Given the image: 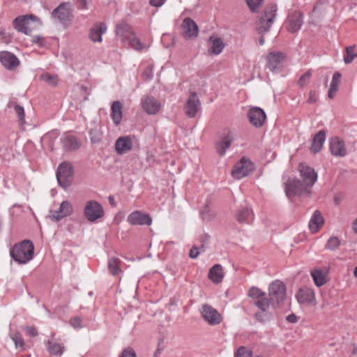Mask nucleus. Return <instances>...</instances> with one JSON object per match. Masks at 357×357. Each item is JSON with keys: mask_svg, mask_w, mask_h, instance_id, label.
Here are the masks:
<instances>
[{"mask_svg": "<svg viewBox=\"0 0 357 357\" xmlns=\"http://www.w3.org/2000/svg\"><path fill=\"white\" fill-rule=\"evenodd\" d=\"M299 172L301 181L289 179L285 183V192L289 198L296 195L305 196L311 193L312 187V167L302 162L299 165Z\"/></svg>", "mask_w": 357, "mask_h": 357, "instance_id": "1", "label": "nucleus"}, {"mask_svg": "<svg viewBox=\"0 0 357 357\" xmlns=\"http://www.w3.org/2000/svg\"><path fill=\"white\" fill-rule=\"evenodd\" d=\"M11 257L20 264H25L33 258L34 245L29 240H24L13 246L10 252Z\"/></svg>", "mask_w": 357, "mask_h": 357, "instance_id": "2", "label": "nucleus"}, {"mask_svg": "<svg viewBox=\"0 0 357 357\" xmlns=\"http://www.w3.org/2000/svg\"><path fill=\"white\" fill-rule=\"evenodd\" d=\"M116 35L121 37L122 42H128L130 47L137 51L147 50L149 47L146 44L142 43L140 40L135 36L132 28L127 24H119L116 28Z\"/></svg>", "mask_w": 357, "mask_h": 357, "instance_id": "3", "label": "nucleus"}, {"mask_svg": "<svg viewBox=\"0 0 357 357\" xmlns=\"http://www.w3.org/2000/svg\"><path fill=\"white\" fill-rule=\"evenodd\" d=\"M13 24L15 28L19 31L29 35L33 30L41 25V22L37 17L29 15L17 17Z\"/></svg>", "mask_w": 357, "mask_h": 357, "instance_id": "4", "label": "nucleus"}, {"mask_svg": "<svg viewBox=\"0 0 357 357\" xmlns=\"http://www.w3.org/2000/svg\"><path fill=\"white\" fill-rule=\"evenodd\" d=\"M268 294L273 305H279L286 297V287L280 280L273 281L269 286Z\"/></svg>", "mask_w": 357, "mask_h": 357, "instance_id": "5", "label": "nucleus"}, {"mask_svg": "<svg viewBox=\"0 0 357 357\" xmlns=\"http://www.w3.org/2000/svg\"><path fill=\"white\" fill-rule=\"evenodd\" d=\"M105 215L102 205L94 200L86 202L84 208V215L89 222H95Z\"/></svg>", "mask_w": 357, "mask_h": 357, "instance_id": "6", "label": "nucleus"}, {"mask_svg": "<svg viewBox=\"0 0 357 357\" xmlns=\"http://www.w3.org/2000/svg\"><path fill=\"white\" fill-rule=\"evenodd\" d=\"M277 7L275 5L268 6L260 18L257 24V30L259 33H264L269 30L276 15Z\"/></svg>", "mask_w": 357, "mask_h": 357, "instance_id": "7", "label": "nucleus"}, {"mask_svg": "<svg viewBox=\"0 0 357 357\" xmlns=\"http://www.w3.org/2000/svg\"><path fill=\"white\" fill-rule=\"evenodd\" d=\"M254 169V164L249 159L243 158L234 166L231 175L236 179H241L248 176Z\"/></svg>", "mask_w": 357, "mask_h": 357, "instance_id": "8", "label": "nucleus"}, {"mask_svg": "<svg viewBox=\"0 0 357 357\" xmlns=\"http://www.w3.org/2000/svg\"><path fill=\"white\" fill-rule=\"evenodd\" d=\"M56 177L58 182L62 187L66 188L69 186L73 177V167L71 164L68 162L61 164L57 169Z\"/></svg>", "mask_w": 357, "mask_h": 357, "instance_id": "9", "label": "nucleus"}, {"mask_svg": "<svg viewBox=\"0 0 357 357\" xmlns=\"http://www.w3.org/2000/svg\"><path fill=\"white\" fill-rule=\"evenodd\" d=\"M303 24V15L300 11L294 10L290 12L284 23V29L290 32L295 33L299 30Z\"/></svg>", "mask_w": 357, "mask_h": 357, "instance_id": "10", "label": "nucleus"}, {"mask_svg": "<svg viewBox=\"0 0 357 357\" xmlns=\"http://www.w3.org/2000/svg\"><path fill=\"white\" fill-rule=\"evenodd\" d=\"M236 133L232 130H225L222 134V138L220 142L216 144V151L220 155H224L226 151L230 147L232 142L235 140Z\"/></svg>", "mask_w": 357, "mask_h": 357, "instance_id": "11", "label": "nucleus"}, {"mask_svg": "<svg viewBox=\"0 0 357 357\" xmlns=\"http://www.w3.org/2000/svg\"><path fill=\"white\" fill-rule=\"evenodd\" d=\"M286 59L285 55L280 52H271L266 56L267 68L271 70H280Z\"/></svg>", "mask_w": 357, "mask_h": 357, "instance_id": "12", "label": "nucleus"}, {"mask_svg": "<svg viewBox=\"0 0 357 357\" xmlns=\"http://www.w3.org/2000/svg\"><path fill=\"white\" fill-rule=\"evenodd\" d=\"M181 33L185 38L193 39L197 36L199 28L194 20L190 17H186L181 23Z\"/></svg>", "mask_w": 357, "mask_h": 357, "instance_id": "13", "label": "nucleus"}, {"mask_svg": "<svg viewBox=\"0 0 357 357\" xmlns=\"http://www.w3.org/2000/svg\"><path fill=\"white\" fill-rule=\"evenodd\" d=\"M201 314L203 319L209 325H217L222 321V317L220 313L209 305H202L201 309Z\"/></svg>", "mask_w": 357, "mask_h": 357, "instance_id": "14", "label": "nucleus"}, {"mask_svg": "<svg viewBox=\"0 0 357 357\" xmlns=\"http://www.w3.org/2000/svg\"><path fill=\"white\" fill-rule=\"evenodd\" d=\"M73 213V207L68 201H63L61 203L58 210L51 211L50 217L54 221H59L62 218L70 216Z\"/></svg>", "mask_w": 357, "mask_h": 357, "instance_id": "15", "label": "nucleus"}, {"mask_svg": "<svg viewBox=\"0 0 357 357\" xmlns=\"http://www.w3.org/2000/svg\"><path fill=\"white\" fill-rule=\"evenodd\" d=\"M250 123L256 128H260L266 121V116L264 111L258 107H252L248 113Z\"/></svg>", "mask_w": 357, "mask_h": 357, "instance_id": "16", "label": "nucleus"}, {"mask_svg": "<svg viewBox=\"0 0 357 357\" xmlns=\"http://www.w3.org/2000/svg\"><path fill=\"white\" fill-rule=\"evenodd\" d=\"M200 102L195 92L190 93L184 107L185 114L192 118L195 117L199 109Z\"/></svg>", "mask_w": 357, "mask_h": 357, "instance_id": "17", "label": "nucleus"}, {"mask_svg": "<svg viewBox=\"0 0 357 357\" xmlns=\"http://www.w3.org/2000/svg\"><path fill=\"white\" fill-rule=\"evenodd\" d=\"M330 150L332 155L344 157L347 155L344 142L338 137H333L330 139Z\"/></svg>", "mask_w": 357, "mask_h": 357, "instance_id": "18", "label": "nucleus"}, {"mask_svg": "<svg viewBox=\"0 0 357 357\" xmlns=\"http://www.w3.org/2000/svg\"><path fill=\"white\" fill-rule=\"evenodd\" d=\"M0 62L9 70L15 69L20 65V61L16 56L6 51L0 52Z\"/></svg>", "mask_w": 357, "mask_h": 357, "instance_id": "19", "label": "nucleus"}, {"mask_svg": "<svg viewBox=\"0 0 357 357\" xmlns=\"http://www.w3.org/2000/svg\"><path fill=\"white\" fill-rule=\"evenodd\" d=\"M133 142L131 136L119 137L115 142V150L119 155L125 154L132 149Z\"/></svg>", "mask_w": 357, "mask_h": 357, "instance_id": "20", "label": "nucleus"}, {"mask_svg": "<svg viewBox=\"0 0 357 357\" xmlns=\"http://www.w3.org/2000/svg\"><path fill=\"white\" fill-rule=\"evenodd\" d=\"M52 15L63 24H66L67 22L70 20V17L72 16L70 4H61L53 11Z\"/></svg>", "mask_w": 357, "mask_h": 357, "instance_id": "21", "label": "nucleus"}, {"mask_svg": "<svg viewBox=\"0 0 357 357\" xmlns=\"http://www.w3.org/2000/svg\"><path fill=\"white\" fill-rule=\"evenodd\" d=\"M142 105L144 111L149 114H155L160 109V102L153 97L142 98Z\"/></svg>", "mask_w": 357, "mask_h": 357, "instance_id": "22", "label": "nucleus"}, {"mask_svg": "<svg viewBox=\"0 0 357 357\" xmlns=\"http://www.w3.org/2000/svg\"><path fill=\"white\" fill-rule=\"evenodd\" d=\"M328 273V267L314 269V283L317 287H320L329 281Z\"/></svg>", "mask_w": 357, "mask_h": 357, "instance_id": "23", "label": "nucleus"}, {"mask_svg": "<svg viewBox=\"0 0 357 357\" xmlns=\"http://www.w3.org/2000/svg\"><path fill=\"white\" fill-rule=\"evenodd\" d=\"M209 43L210 45L208 51L210 54H220L225 46L223 40L221 38L214 36H211L209 38Z\"/></svg>", "mask_w": 357, "mask_h": 357, "instance_id": "24", "label": "nucleus"}, {"mask_svg": "<svg viewBox=\"0 0 357 357\" xmlns=\"http://www.w3.org/2000/svg\"><path fill=\"white\" fill-rule=\"evenodd\" d=\"M130 223H151L152 219L149 213L142 211H133L128 218Z\"/></svg>", "mask_w": 357, "mask_h": 357, "instance_id": "25", "label": "nucleus"}, {"mask_svg": "<svg viewBox=\"0 0 357 357\" xmlns=\"http://www.w3.org/2000/svg\"><path fill=\"white\" fill-rule=\"evenodd\" d=\"M107 26L104 23H98L95 24L90 30L89 38L96 42H102V35L106 31Z\"/></svg>", "mask_w": 357, "mask_h": 357, "instance_id": "26", "label": "nucleus"}, {"mask_svg": "<svg viewBox=\"0 0 357 357\" xmlns=\"http://www.w3.org/2000/svg\"><path fill=\"white\" fill-rule=\"evenodd\" d=\"M224 278L222 266L219 264H215L212 266L208 272V278L215 284L221 282Z\"/></svg>", "mask_w": 357, "mask_h": 357, "instance_id": "27", "label": "nucleus"}, {"mask_svg": "<svg viewBox=\"0 0 357 357\" xmlns=\"http://www.w3.org/2000/svg\"><path fill=\"white\" fill-rule=\"evenodd\" d=\"M123 116V106L119 101H114L111 107V117L115 125L120 124Z\"/></svg>", "mask_w": 357, "mask_h": 357, "instance_id": "28", "label": "nucleus"}, {"mask_svg": "<svg viewBox=\"0 0 357 357\" xmlns=\"http://www.w3.org/2000/svg\"><path fill=\"white\" fill-rule=\"evenodd\" d=\"M61 142L63 148L66 150H75L80 146V143L77 139L70 134H66Z\"/></svg>", "mask_w": 357, "mask_h": 357, "instance_id": "29", "label": "nucleus"}, {"mask_svg": "<svg viewBox=\"0 0 357 357\" xmlns=\"http://www.w3.org/2000/svg\"><path fill=\"white\" fill-rule=\"evenodd\" d=\"M9 336L15 344L16 349L19 351L24 350L25 344L22 335L19 332L13 331L11 326L9 329Z\"/></svg>", "mask_w": 357, "mask_h": 357, "instance_id": "30", "label": "nucleus"}, {"mask_svg": "<svg viewBox=\"0 0 357 357\" xmlns=\"http://www.w3.org/2000/svg\"><path fill=\"white\" fill-rule=\"evenodd\" d=\"M45 346L48 352L53 356H61L64 352V346L52 340H47Z\"/></svg>", "mask_w": 357, "mask_h": 357, "instance_id": "31", "label": "nucleus"}, {"mask_svg": "<svg viewBox=\"0 0 357 357\" xmlns=\"http://www.w3.org/2000/svg\"><path fill=\"white\" fill-rule=\"evenodd\" d=\"M312 298V291L306 287H302L298 290L296 299L301 304L310 301Z\"/></svg>", "mask_w": 357, "mask_h": 357, "instance_id": "32", "label": "nucleus"}, {"mask_svg": "<svg viewBox=\"0 0 357 357\" xmlns=\"http://www.w3.org/2000/svg\"><path fill=\"white\" fill-rule=\"evenodd\" d=\"M326 140V131L320 130L314 135V153H318L322 149L323 144Z\"/></svg>", "mask_w": 357, "mask_h": 357, "instance_id": "33", "label": "nucleus"}, {"mask_svg": "<svg viewBox=\"0 0 357 357\" xmlns=\"http://www.w3.org/2000/svg\"><path fill=\"white\" fill-rule=\"evenodd\" d=\"M120 265L121 261L116 257H113L108 259V268L113 275H116L121 272Z\"/></svg>", "mask_w": 357, "mask_h": 357, "instance_id": "34", "label": "nucleus"}, {"mask_svg": "<svg viewBox=\"0 0 357 357\" xmlns=\"http://www.w3.org/2000/svg\"><path fill=\"white\" fill-rule=\"evenodd\" d=\"M40 79L52 86H56L59 82V78L56 75H51L48 73L40 75Z\"/></svg>", "mask_w": 357, "mask_h": 357, "instance_id": "35", "label": "nucleus"}, {"mask_svg": "<svg viewBox=\"0 0 357 357\" xmlns=\"http://www.w3.org/2000/svg\"><path fill=\"white\" fill-rule=\"evenodd\" d=\"M270 300L265 296L259 298V299L255 301L254 305L257 306L259 310L262 312H266L270 306Z\"/></svg>", "mask_w": 357, "mask_h": 357, "instance_id": "36", "label": "nucleus"}, {"mask_svg": "<svg viewBox=\"0 0 357 357\" xmlns=\"http://www.w3.org/2000/svg\"><path fill=\"white\" fill-rule=\"evenodd\" d=\"M357 57L355 52V46H349L346 47V55L344 56V61L346 64L351 63L353 60Z\"/></svg>", "mask_w": 357, "mask_h": 357, "instance_id": "37", "label": "nucleus"}, {"mask_svg": "<svg viewBox=\"0 0 357 357\" xmlns=\"http://www.w3.org/2000/svg\"><path fill=\"white\" fill-rule=\"evenodd\" d=\"M252 211L249 208H243L237 214V220L239 222L250 221Z\"/></svg>", "mask_w": 357, "mask_h": 357, "instance_id": "38", "label": "nucleus"}, {"mask_svg": "<svg viewBox=\"0 0 357 357\" xmlns=\"http://www.w3.org/2000/svg\"><path fill=\"white\" fill-rule=\"evenodd\" d=\"M252 351L244 346L240 347L235 353L234 357H252Z\"/></svg>", "mask_w": 357, "mask_h": 357, "instance_id": "39", "label": "nucleus"}, {"mask_svg": "<svg viewBox=\"0 0 357 357\" xmlns=\"http://www.w3.org/2000/svg\"><path fill=\"white\" fill-rule=\"evenodd\" d=\"M266 294L261 291L259 288L256 287H252L249 289L248 296L250 298H254L255 301L265 296Z\"/></svg>", "mask_w": 357, "mask_h": 357, "instance_id": "40", "label": "nucleus"}, {"mask_svg": "<svg viewBox=\"0 0 357 357\" xmlns=\"http://www.w3.org/2000/svg\"><path fill=\"white\" fill-rule=\"evenodd\" d=\"M246 2L252 12H256L262 6L264 0H246Z\"/></svg>", "mask_w": 357, "mask_h": 357, "instance_id": "41", "label": "nucleus"}, {"mask_svg": "<svg viewBox=\"0 0 357 357\" xmlns=\"http://www.w3.org/2000/svg\"><path fill=\"white\" fill-rule=\"evenodd\" d=\"M311 77H312V75H311V73L310 71L305 73L304 75H303L300 77V79L298 80V85L301 87L305 86L306 85L310 84V82L311 81Z\"/></svg>", "mask_w": 357, "mask_h": 357, "instance_id": "42", "label": "nucleus"}, {"mask_svg": "<svg viewBox=\"0 0 357 357\" xmlns=\"http://www.w3.org/2000/svg\"><path fill=\"white\" fill-rule=\"evenodd\" d=\"M340 245V241L337 237H331L326 244V248L329 250H335Z\"/></svg>", "mask_w": 357, "mask_h": 357, "instance_id": "43", "label": "nucleus"}, {"mask_svg": "<svg viewBox=\"0 0 357 357\" xmlns=\"http://www.w3.org/2000/svg\"><path fill=\"white\" fill-rule=\"evenodd\" d=\"M82 321V320L79 317H75L70 320V324L75 329L78 330L84 327Z\"/></svg>", "mask_w": 357, "mask_h": 357, "instance_id": "44", "label": "nucleus"}, {"mask_svg": "<svg viewBox=\"0 0 357 357\" xmlns=\"http://www.w3.org/2000/svg\"><path fill=\"white\" fill-rule=\"evenodd\" d=\"M341 74L339 72H335L333 75V79L331 82L330 86L338 89L339 84L340 83Z\"/></svg>", "mask_w": 357, "mask_h": 357, "instance_id": "45", "label": "nucleus"}, {"mask_svg": "<svg viewBox=\"0 0 357 357\" xmlns=\"http://www.w3.org/2000/svg\"><path fill=\"white\" fill-rule=\"evenodd\" d=\"M15 112L17 117L19 118V121L21 123H24V109L20 105H15Z\"/></svg>", "mask_w": 357, "mask_h": 357, "instance_id": "46", "label": "nucleus"}, {"mask_svg": "<svg viewBox=\"0 0 357 357\" xmlns=\"http://www.w3.org/2000/svg\"><path fill=\"white\" fill-rule=\"evenodd\" d=\"M119 357H137L135 350L131 347L124 349Z\"/></svg>", "mask_w": 357, "mask_h": 357, "instance_id": "47", "label": "nucleus"}, {"mask_svg": "<svg viewBox=\"0 0 357 357\" xmlns=\"http://www.w3.org/2000/svg\"><path fill=\"white\" fill-rule=\"evenodd\" d=\"M324 220L319 211L314 212V223H324Z\"/></svg>", "mask_w": 357, "mask_h": 357, "instance_id": "48", "label": "nucleus"}, {"mask_svg": "<svg viewBox=\"0 0 357 357\" xmlns=\"http://www.w3.org/2000/svg\"><path fill=\"white\" fill-rule=\"evenodd\" d=\"M199 251L198 248L193 247L191 248V250L190 251V254H189V256L190 258L195 259L199 256Z\"/></svg>", "mask_w": 357, "mask_h": 357, "instance_id": "49", "label": "nucleus"}, {"mask_svg": "<svg viewBox=\"0 0 357 357\" xmlns=\"http://www.w3.org/2000/svg\"><path fill=\"white\" fill-rule=\"evenodd\" d=\"M26 331L27 335L30 337H35L38 335L37 330L33 327H31V326L26 327Z\"/></svg>", "mask_w": 357, "mask_h": 357, "instance_id": "50", "label": "nucleus"}, {"mask_svg": "<svg viewBox=\"0 0 357 357\" xmlns=\"http://www.w3.org/2000/svg\"><path fill=\"white\" fill-rule=\"evenodd\" d=\"M166 0H150L149 3L151 6L154 7L161 6Z\"/></svg>", "mask_w": 357, "mask_h": 357, "instance_id": "51", "label": "nucleus"}, {"mask_svg": "<svg viewBox=\"0 0 357 357\" xmlns=\"http://www.w3.org/2000/svg\"><path fill=\"white\" fill-rule=\"evenodd\" d=\"M286 320L291 324L297 322L298 319L295 314L292 313L286 317Z\"/></svg>", "mask_w": 357, "mask_h": 357, "instance_id": "52", "label": "nucleus"}, {"mask_svg": "<svg viewBox=\"0 0 357 357\" xmlns=\"http://www.w3.org/2000/svg\"><path fill=\"white\" fill-rule=\"evenodd\" d=\"M337 90L338 89H336V88H333V87L330 86L329 90H328V98L330 99H333L335 97V93L337 91Z\"/></svg>", "mask_w": 357, "mask_h": 357, "instance_id": "53", "label": "nucleus"}, {"mask_svg": "<svg viewBox=\"0 0 357 357\" xmlns=\"http://www.w3.org/2000/svg\"><path fill=\"white\" fill-rule=\"evenodd\" d=\"M32 41L37 44H42L43 42V38L38 36H35L33 37Z\"/></svg>", "mask_w": 357, "mask_h": 357, "instance_id": "54", "label": "nucleus"}, {"mask_svg": "<svg viewBox=\"0 0 357 357\" xmlns=\"http://www.w3.org/2000/svg\"><path fill=\"white\" fill-rule=\"evenodd\" d=\"M79 6L82 9H87V0H77Z\"/></svg>", "mask_w": 357, "mask_h": 357, "instance_id": "55", "label": "nucleus"}, {"mask_svg": "<svg viewBox=\"0 0 357 357\" xmlns=\"http://www.w3.org/2000/svg\"><path fill=\"white\" fill-rule=\"evenodd\" d=\"M152 76L151 71L150 70H148V71H145L142 74V77L145 79H149Z\"/></svg>", "mask_w": 357, "mask_h": 357, "instance_id": "56", "label": "nucleus"}, {"mask_svg": "<svg viewBox=\"0 0 357 357\" xmlns=\"http://www.w3.org/2000/svg\"><path fill=\"white\" fill-rule=\"evenodd\" d=\"M323 225H314V233L318 231Z\"/></svg>", "mask_w": 357, "mask_h": 357, "instance_id": "57", "label": "nucleus"}, {"mask_svg": "<svg viewBox=\"0 0 357 357\" xmlns=\"http://www.w3.org/2000/svg\"><path fill=\"white\" fill-rule=\"evenodd\" d=\"M317 174L314 171V183L317 181Z\"/></svg>", "mask_w": 357, "mask_h": 357, "instance_id": "58", "label": "nucleus"}, {"mask_svg": "<svg viewBox=\"0 0 357 357\" xmlns=\"http://www.w3.org/2000/svg\"><path fill=\"white\" fill-rule=\"evenodd\" d=\"M354 275L357 278V266L355 267L354 270Z\"/></svg>", "mask_w": 357, "mask_h": 357, "instance_id": "59", "label": "nucleus"}, {"mask_svg": "<svg viewBox=\"0 0 357 357\" xmlns=\"http://www.w3.org/2000/svg\"><path fill=\"white\" fill-rule=\"evenodd\" d=\"M313 10H314V13L318 12V3L316 6H314Z\"/></svg>", "mask_w": 357, "mask_h": 357, "instance_id": "60", "label": "nucleus"}, {"mask_svg": "<svg viewBox=\"0 0 357 357\" xmlns=\"http://www.w3.org/2000/svg\"><path fill=\"white\" fill-rule=\"evenodd\" d=\"M353 229L357 234V225H353Z\"/></svg>", "mask_w": 357, "mask_h": 357, "instance_id": "61", "label": "nucleus"}, {"mask_svg": "<svg viewBox=\"0 0 357 357\" xmlns=\"http://www.w3.org/2000/svg\"><path fill=\"white\" fill-rule=\"evenodd\" d=\"M259 43L260 45H263L264 43V38L261 37L259 40Z\"/></svg>", "mask_w": 357, "mask_h": 357, "instance_id": "62", "label": "nucleus"}, {"mask_svg": "<svg viewBox=\"0 0 357 357\" xmlns=\"http://www.w3.org/2000/svg\"><path fill=\"white\" fill-rule=\"evenodd\" d=\"M260 317H261V314H259V313H257V314H256V317H257V319H259V320H261V318H260Z\"/></svg>", "mask_w": 357, "mask_h": 357, "instance_id": "63", "label": "nucleus"}, {"mask_svg": "<svg viewBox=\"0 0 357 357\" xmlns=\"http://www.w3.org/2000/svg\"><path fill=\"white\" fill-rule=\"evenodd\" d=\"M308 227H309L310 230H312V225H308Z\"/></svg>", "mask_w": 357, "mask_h": 357, "instance_id": "64", "label": "nucleus"}]
</instances>
